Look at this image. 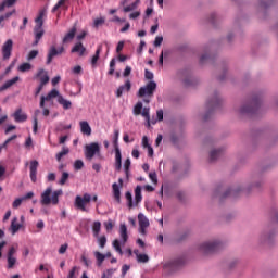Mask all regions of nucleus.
Instances as JSON below:
<instances>
[{
  "mask_svg": "<svg viewBox=\"0 0 278 278\" xmlns=\"http://www.w3.org/2000/svg\"><path fill=\"white\" fill-rule=\"evenodd\" d=\"M60 197H62V190H56L53 192V188L48 187L41 193V205H58L60 203Z\"/></svg>",
  "mask_w": 278,
  "mask_h": 278,
  "instance_id": "1",
  "label": "nucleus"
},
{
  "mask_svg": "<svg viewBox=\"0 0 278 278\" xmlns=\"http://www.w3.org/2000/svg\"><path fill=\"white\" fill-rule=\"evenodd\" d=\"M45 11H40L38 16L35 20V27H34V35H35V41H34V47L42 40V36H45V28L42 26L45 25Z\"/></svg>",
  "mask_w": 278,
  "mask_h": 278,
  "instance_id": "2",
  "label": "nucleus"
},
{
  "mask_svg": "<svg viewBox=\"0 0 278 278\" xmlns=\"http://www.w3.org/2000/svg\"><path fill=\"white\" fill-rule=\"evenodd\" d=\"M155 90H157V84L150 80L144 87L139 88L138 97H152Z\"/></svg>",
  "mask_w": 278,
  "mask_h": 278,
  "instance_id": "3",
  "label": "nucleus"
},
{
  "mask_svg": "<svg viewBox=\"0 0 278 278\" xmlns=\"http://www.w3.org/2000/svg\"><path fill=\"white\" fill-rule=\"evenodd\" d=\"M92 201V195L85 193L83 197L77 195L75 199V206L81 212H86V205Z\"/></svg>",
  "mask_w": 278,
  "mask_h": 278,
  "instance_id": "4",
  "label": "nucleus"
},
{
  "mask_svg": "<svg viewBox=\"0 0 278 278\" xmlns=\"http://www.w3.org/2000/svg\"><path fill=\"white\" fill-rule=\"evenodd\" d=\"M64 53H66V49L64 48V46H61L59 48H56L55 46H51L48 51L46 64H51V62H53V58H56V55H62Z\"/></svg>",
  "mask_w": 278,
  "mask_h": 278,
  "instance_id": "5",
  "label": "nucleus"
},
{
  "mask_svg": "<svg viewBox=\"0 0 278 278\" xmlns=\"http://www.w3.org/2000/svg\"><path fill=\"white\" fill-rule=\"evenodd\" d=\"M100 151H101V148L99 147V143L92 142V143L86 146L85 156L88 160H92V157H94V155H97V153H100Z\"/></svg>",
  "mask_w": 278,
  "mask_h": 278,
  "instance_id": "6",
  "label": "nucleus"
},
{
  "mask_svg": "<svg viewBox=\"0 0 278 278\" xmlns=\"http://www.w3.org/2000/svg\"><path fill=\"white\" fill-rule=\"evenodd\" d=\"M14 47V41L12 39H8L3 45H2V59L3 60H9L12 58V49Z\"/></svg>",
  "mask_w": 278,
  "mask_h": 278,
  "instance_id": "7",
  "label": "nucleus"
},
{
  "mask_svg": "<svg viewBox=\"0 0 278 278\" xmlns=\"http://www.w3.org/2000/svg\"><path fill=\"white\" fill-rule=\"evenodd\" d=\"M16 248L14 247H11L7 253V262H8V265H7V268L9 269H12L14 268V266H16Z\"/></svg>",
  "mask_w": 278,
  "mask_h": 278,
  "instance_id": "8",
  "label": "nucleus"
},
{
  "mask_svg": "<svg viewBox=\"0 0 278 278\" xmlns=\"http://www.w3.org/2000/svg\"><path fill=\"white\" fill-rule=\"evenodd\" d=\"M138 220H139V233L141 236H147V227H149V219L144 214L140 213L138 215Z\"/></svg>",
  "mask_w": 278,
  "mask_h": 278,
  "instance_id": "9",
  "label": "nucleus"
},
{
  "mask_svg": "<svg viewBox=\"0 0 278 278\" xmlns=\"http://www.w3.org/2000/svg\"><path fill=\"white\" fill-rule=\"evenodd\" d=\"M35 79H39L41 86H47L49 84V73L45 71V68L38 70L37 74L35 75Z\"/></svg>",
  "mask_w": 278,
  "mask_h": 278,
  "instance_id": "10",
  "label": "nucleus"
},
{
  "mask_svg": "<svg viewBox=\"0 0 278 278\" xmlns=\"http://www.w3.org/2000/svg\"><path fill=\"white\" fill-rule=\"evenodd\" d=\"M38 166L39 163L37 160L30 161L29 170H30V181L36 184L38 181Z\"/></svg>",
  "mask_w": 278,
  "mask_h": 278,
  "instance_id": "11",
  "label": "nucleus"
},
{
  "mask_svg": "<svg viewBox=\"0 0 278 278\" xmlns=\"http://www.w3.org/2000/svg\"><path fill=\"white\" fill-rule=\"evenodd\" d=\"M185 261L184 258H177L174 261H170L164 265V268H169V270H178V268H181L184 266Z\"/></svg>",
  "mask_w": 278,
  "mask_h": 278,
  "instance_id": "12",
  "label": "nucleus"
},
{
  "mask_svg": "<svg viewBox=\"0 0 278 278\" xmlns=\"http://www.w3.org/2000/svg\"><path fill=\"white\" fill-rule=\"evenodd\" d=\"M123 168V155L121 154V148H116L115 150V170L121 173Z\"/></svg>",
  "mask_w": 278,
  "mask_h": 278,
  "instance_id": "13",
  "label": "nucleus"
},
{
  "mask_svg": "<svg viewBox=\"0 0 278 278\" xmlns=\"http://www.w3.org/2000/svg\"><path fill=\"white\" fill-rule=\"evenodd\" d=\"M10 229H11L12 236H15V233H18V231L23 229V224L18 223V217H13Z\"/></svg>",
  "mask_w": 278,
  "mask_h": 278,
  "instance_id": "14",
  "label": "nucleus"
},
{
  "mask_svg": "<svg viewBox=\"0 0 278 278\" xmlns=\"http://www.w3.org/2000/svg\"><path fill=\"white\" fill-rule=\"evenodd\" d=\"M129 90H131V81L126 80L125 85L119 86L117 91H116L117 99H121L123 97V93L124 92H129Z\"/></svg>",
  "mask_w": 278,
  "mask_h": 278,
  "instance_id": "15",
  "label": "nucleus"
},
{
  "mask_svg": "<svg viewBox=\"0 0 278 278\" xmlns=\"http://www.w3.org/2000/svg\"><path fill=\"white\" fill-rule=\"evenodd\" d=\"M15 123H25L27 121V114L23 113V109H16L13 114Z\"/></svg>",
  "mask_w": 278,
  "mask_h": 278,
  "instance_id": "16",
  "label": "nucleus"
},
{
  "mask_svg": "<svg viewBox=\"0 0 278 278\" xmlns=\"http://www.w3.org/2000/svg\"><path fill=\"white\" fill-rule=\"evenodd\" d=\"M80 131L84 134V136H92V128L90 127V124L88 122L83 121L79 123Z\"/></svg>",
  "mask_w": 278,
  "mask_h": 278,
  "instance_id": "17",
  "label": "nucleus"
},
{
  "mask_svg": "<svg viewBox=\"0 0 278 278\" xmlns=\"http://www.w3.org/2000/svg\"><path fill=\"white\" fill-rule=\"evenodd\" d=\"M21 79V77L15 76L10 80H7L1 87H0V92H4V90H8V88H12L14 84H16Z\"/></svg>",
  "mask_w": 278,
  "mask_h": 278,
  "instance_id": "18",
  "label": "nucleus"
},
{
  "mask_svg": "<svg viewBox=\"0 0 278 278\" xmlns=\"http://www.w3.org/2000/svg\"><path fill=\"white\" fill-rule=\"evenodd\" d=\"M72 53H78L80 58L86 53V47H84V43L77 42L73 48H72Z\"/></svg>",
  "mask_w": 278,
  "mask_h": 278,
  "instance_id": "19",
  "label": "nucleus"
},
{
  "mask_svg": "<svg viewBox=\"0 0 278 278\" xmlns=\"http://www.w3.org/2000/svg\"><path fill=\"white\" fill-rule=\"evenodd\" d=\"M58 103L62 105L63 110H71V108H73V103L70 100L64 99L62 96H59Z\"/></svg>",
  "mask_w": 278,
  "mask_h": 278,
  "instance_id": "20",
  "label": "nucleus"
},
{
  "mask_svg": "<svg viewBox=\"0 0 278 278\" xmlns=\"http://www.w3.org/2000/svg\"><path fill=\"white\" fill-rule=\"evenodd\" d=\"M75 34H77V27H73L70 29V31L64 36L63 43L66 45V42H71L75 38Z\"/></svg>",
  "mask_w": 278,
  "mask_h": 278,
  "instance_id": "21",
  "label": "nucleus"
},
{
  "mask_svg": "<svg viewBox=\"0 0 278 278\" xmlns=\"http://www.w3.org/2000/svg\"><path fill=\"white\" fill-rule=\"evenodd\" d=\"M119 236L123 240V244H125V242H127V240L129 239V236L127 235V225L121 224V226H119Z\"/></svg>",
  "mask_w": 278,
  "mask_h": 278,
  "instance_id": "22",
  "label": "nucleus"
},
{
  "mask_svg": "<svg viewBox=\"0 0 278 278\" xmlns=\"http://www.w3.org/2000/svg\"><path fill=\"white\" fill-rule=\"evenodd\" d=\"M58 10H68V7H66V0H59L58 3L52 8V13L55 14Z\"/></svg>",
  "mask_w": 278,
  "mask_h": 278,
  "instance_id": "23",
  "label": "nucleus"
},
{
  "mask_svg": "<svg viewBox=\"0 0 278 278\" xmlns=\"http://www.w3.org/2000/svg\"><path fill=\"white\" fill-rule=\"evenodd\" d=\"M113 188V197L116 201V203H121V188L118 187V184H113L112 185Z\"/></svg>",
  "mask_w": 278,
  "mask_h": 278,
  "instance_id": "24",
  "label": "nucleus"
},
{
  "mask_svg": "<svg viewBox=\"0 0 278 278\" xmlns=\"http://www.w3.org/2000/svg\"><path fill=\"white\" fill-rule=\"evenodd\" d=\"M141 202H142V187L137 186L135 188V203L136 205H138Z\"/></svg>",
  "mask_w": 278,
  "mask_h": 278,
  "instance_id": "25",
  "label": "nucleus"
},
{
  "mask_svg": "<svg viewBox=\"0 0 278 278\" xmlns=\"http://www.w3.org/2000/svg\"><path fill=\"white\" fill-rule=\"evenodd\" d=\"M220 249H223V244L219 241H211L210 253H216V251H220Z\"/></svg>",
  "mask_w": 278,
  "mask_h": 278,
  "instance_id": "26",
  "label": "nucleus"
},
{
  "mask_svg": "<svg viewBox=\"0 0 278 278\" xmlns=\"http://www.w3.org/2000/svg\"><path fill=\"white\" fill-rule=\"evenodd\" d=\"M16 1L18 0H3L0 4V12H3L5 8H12V5H15Z\"/></svg>",
  "mask_w": 278,
  "mask_h": 278,
  "instance_id": "27",
  "label": "nucleus"
},
{
  "mask_svg": "<svg viewBox=\"0 0 278 278\" xmlns=\"http://www.w3.org/2000/svg\"><path fill=\"white\" fill-rule=\"evenodd\" d=\"M40 115V110H35L34 113V126H33V131L34 134H38V116Z\"/></svg>",
  "mask_w": 278,
  "mask_h": 278,
  "instance_id": "28",
  "label": "nucleus"
},
{
  "mask_svg": "<svg viewBox=\"0 0 278 278\" xmlns=\"http://www.w3.org/2000/svg\"><path fill=\"white\" fill-rule=\"evenodd\" d=\"M141 116L146 118L147 127H151V116L149 115L148 108H143V110L141 111Z\"/></svg>",
  "mask_w": 278,
  "mask_h": 278,
  "instance_id": "29",
  "label": "nucleus"
},
{
  "mask_svg": "<svg viewBox=\"0 0 278 278\" xmlns=\"http://www.w3.org/2000/svg\"><path fill=\"white\" fill-rule=\"evenodd\" d=\"M101 51H103V46H98L96 50V54L91 59V64L94 66L97 62H99V55H101Z\"/></svg>",
  "mask_w": 278,
  "mask_h": 278,
  "instance_id": "30",
  "label": "nucleus"
},
{
  "mask_svg": "<svg viewBox=\"0 0 278 278\" xmlns=\"http://www.w3.org/2000/svg\"><path fill=\"white\" fill-rule=\"evenodd\" d=\"M92 232H93L94 238H99V233L101 232V222L93 223Z\"/></svg>",
  "mask_w": 278,
  "mask_h": 278,
  "instance_id": "31",
  "label": "nucleus"
},
{
  "mask_svg": "<svg viewBox=\"0 0 278 278\" xmlns=\"http://www.w3.org/2000/svg\"><path fill=\"white\" fill-rule=\"evenodd\" d=\"M68 153H71V150L64 147L62 151L56 154V161L62 162V159L64 157V155H68Z\"/></svg>",
  "mask_w": 278,
  "mask_h": 278,
  "instance_id": "32",
  "label": "nucleus"
},
{
  "mask_svg": "<svg viewBox=\"0 0 278 278\" xmlns=\"http://www.w3.org/2000/svg\"><path fill=\"white\" fill-rule=\"evenodd\" d=\"M94 257H96V260H97V262H98V266H101V265L103 264V262H105V255L102 254V253L99 252V251H96V252H94Z\"/></svg>",
  "mask_w": 278,
  "mask_h": 278,
  "instance_id": "33",
  "label": "nucleus"
},
{
  "mask_svg": "<svg viewBox=\"0 0 278 278\" xmlns=\"http://www.w3.org/2000/svg\"><path fill=\"white\" fill-rule=\"evenodd\" d=\"M143 105H142V102H137V104L134 106V115L135 116H140V114H142V109Z\"/></svg>",
  "mask_w": 278,
  "mask_h": 278,
  "instance_id": "34",
  "label": "nucleus"
},
{
  "mask_svg": "<svg viewBox=\"0 0 278 278\" xmlns=\"http://www.w3.org/2000/svg\"><path fill=\"white\" fill-rule=\"evenodd\" d=\"M129 168H131V160L127 159L124 163V170L127 179H129Z\"/></svg>",
  "mask_w": 278,
  "mask_h": 278,
  "instance_id": "35",
  "label": "nucleus"
},
{
  "mask_svg": "<svg viewBox=\"0 0 278 278\" xmlns=\"http://www.w3.org/2000/svg\"><path fill=\"white\" fill-rule=\"evenodd\" d=\"M126 200L128 201V208L131 210L134 207V195H131L130 191L125 193Z\"/></svg>",
  "mask_w": 278,
  "mask_h": 278,
  "instance_id": "36",
  "label": "nucleus"
},
{
  "mask_svg": "<svg viewBox=\"0 0 278 278\" xmlns=\"http://www.w3.org/2000/svg\"><path fill=\"white\" fill-rule=\"evenodd\" d=\"M68 177H71V174H68V172H63L61 179L59 180L60 186H64L68 181Z\"/></svg>",
  "mask_w": 278,
  "mask_h": 278,
  "instance_id": "37",
  "label": "nucleus"
},
{
  "mask_svg": "<svg viewBox=\"0 0 278 278\" xmlns=\"http://www.w3.org/2000/svg\"><path fill=\"white\" fill-rule=\"evenodd\" d=\"M30 68L31 65L29 63H23L18 66L17 71H20V73H27Z\"/></svg>",
  "mask_w": 278,
  "mask_h": 278,
  "instance_id": "38",
  "label": "nucleus"
},
{
  "mask_svg": "<svg viewBox=\"0 0 278 278\" xmlns=\"http://www.w3.org/2000/svg\"><path fill=\"white\" fill-rule=\"evenodd\" d=\"M113 248L117 253H119V255H123V249L121 248V241H118V239L113 241Z\"/></svg>",
  "mask_w": 278,
  "mask_h": 278,
  "instance_id": "39",
  "label": "nucleus"
},
{
  "mask_svg": "<svg viewBox=\"0 0 278 278\" xmlns=\"http://www.w3.org/2000/svg\"><path fill=\"white\" fill-rule=\"evenodd\" d=\"M77 273H79V267H77V266H74L71 270H70V273H68V275H67V278H77Z\"/></svg>",
  "mask_w": 278,
  "mask_h": 278,
  "instance_id": "40",
  "label": "nucleus"
},
{
  "mask_svg": "<svg viewBox=\"0 0 278 278\" xmlns=\"http://www.w3.org/2000/svg\"><path fill=\"white\" fill-rule=\"evenodd\" d=\"M121 135V131L118 129L114 130V140H113V144H114V149H118V136Z\"/></svg>",
  "mask_w": 278,
  "mask_h": 278,
  "instance_id": "41",
  "label": "nucleus"
},
{
  "mask_svg": "<svg viewBox=\"0 0 278 278\" xmlns=\"http://www.w3.org/2000/svg\"><path fill=\"white\" fill-rule=\"evenodd\" d=\"M98 242L100 249H105V244H108V238L105 236H102L100 238L98 237Z\"/></svg>",
  "mask_w": 278,
  "mask_h": 278,
  "instance_id": "42",
  "label": "nucleus"
},
{
  "mask_svg": "<svg viewBox=\"0 0 278 278\" xmlns=\"http://www.w3.org/2000/svg\"><path fill=\"white\" fill-rule=\"evenodd\" d=\"M137 262H139L140 264H147V262H149V255L147 254L138 255Z\"/></svg>",
  "mask_w": 278,
  "mask_h": 278,
  "instance_id": "43",
  "label": "nucleus"
},
{
  "mask_svg": "<svg viewBox=\"0 0 278 278\" xmlns=\"http://www.w3.org/2000/svg\"><path fill=\"white\" fill-rule=\"evenodd\" d=\"M23 201H24L23 198L15 199L14 202L12 203V208L17 210V207H21Z\"/></svg>",
  "mask_w": 278,
  "mask_h": 278,
  "instance_id": "44",
  "label": "nucleus"
},
{
  "mask_svg": "<svg viewBox=\"0 0 278 278\" xmlns=\"http://www.w3.org/2000/svg\"><path fill=\"white\" fill-rule=\"evenodd\" d=\"M200 251H202V253H210V242H204L200 245Z\"/></svg>",
  "mask_w": 278,
  "mask_h": 278,
  "instance_id": "45",
  "label": "nucleus"
},
{
  "mask_svg": "<svg viewBox=\"0 0 278 278\" xmlns=\"http://www.w3.org/2000/svg\"><path fill=\"white\" fill-rule=\"evenodd\" d=\"M75 170H81L84 168V161L76 160L74 163Z\"/></svg>",
  "mask_w": 278,
  "mask_h": 278,
  "instance_id": "46",
  "label": "nucleus"
},
{
  "mask_svg": "<svg viewBox=\"0 0 278 278\" xmlns=\"http://www.w3.org/2000/svg\"><path fill=\"white\" fill-rule=\"evenodd\" d=\"M114 273H116V269H108L102 274L101 278H112V275H114Z\"/></svg>",
  "mask_w": 278,
  "mask_h": 278,
  "instance_id": "47",
  "label": "nucleus"
},
{
  "mask_svg": "<svg viewBox=\"0 0 278 278\" xmlns=\"http://www.w3.org/2000/svg\"><path fill=\"white\" fill-rule=\"evenodd\" d=\"M36 58H38V50H31L28 53L27 60L31 61V60H36Z\"/></svg>",
  "mask_w": 278,
  "mask_h": 278,
  "instance_id": "48",
  "label": "nucleus"
},
{
  "mask_svg": "<svg viewBox=\"0 0 278 278\" xmlns=\"http://www.w3.org/2000/svg\"><path fill=\"white\" fill-rule=\"evenodd\" d=\"M149 178L151 179L152 184H157V173L151 172L149 174Z\"/></svg>",
  "mask_w": 278,
  "mask_h": 278,
  "instance_id": "49",
  "label": "nucleus"
},
{
  "mask_svg": "<svg viewBox=\"0 0 278 278\" xmlns=\"http://www.w3.org/2000/svg\"><path fill=\"white\" fill-rule=\"evenodd\" d=\"M162 42H164V37L157 36L154 40V47H161Z\"/></svg>",
  "mask_w": 278,
  "mask_h": 278,
  "instance_id": "50",
  "label": "nucleus"
},
{
  "mask_svg": "<svg viewBox=\"0 0 278 278\" xmlns=\"http://www.w3.org/2000/svg\"><path fill=\"white\" fill-rule=\"evenodd\" d=\"M104 227L106 229V231H112V229H114V224L112 223V219H109L105 224Z\"/></svg>",
  "mask_w": 278,
  "mask_h": 278,
  "instance_id": "51",
  "label": "nucleus"
},
{
  "mask_svg": "<svg viewBox=\"0 0 278 278\" xmlns=\"http://www.w3.org/2000/svg\"><path fill=\"white\" fill-rule=\"evenodd\" d=\"M67 249H68V243L62 244V245L60 247V249H59L60 255H64V253H66Z\"/></svg>",
  "mask_w": 278,
  "mask_h": 278,
  "instance_id": "52",
  "label": "nucleus"
},
{
  "mask_svg": "<svg viewBox=\"0 0 278 278\" xmlns=\"http://www.w3.org/2000/svg\"><path fill=\"white\" fill-rule=\"evenodd\" d=\"M81 262L84 263V265L88 268L90 266V264H92V261L88 260V257H86V255L81 256Z\"/></svg>",
  "mask_w": 278,
  "mask_h": 278,
  "instance_id": "53",
  "label": "nucleus"
},
{
  "mask_svg": "<svg viewBox=\"0 0 278 278\" xmlns=\"http://www.w3.org/2000/svg\"><path fill=\"white\" fill-rule=\"evenodd\" d=\"M52 99L59 98L60 97V91H58L56 89H52L49 93H48Z\"/></svg>",
  "mask_w": 278,
  "mask_h": 278,
  "instance_id": "54",
  "label": "nucleus"
},
{
  "mask_svg": "<svg viewBox=\"0 0 278 278\" xmlns=\"http://www.w3.org/2000/svg\"><path fill=\"white\" fill-rule=\"evenodd\" d=\"M103 23H105V18L100 17V18L94 20L93 25H94V27H99L100 25H103Z\"/></svg>",
  "mask_w": 278,
  "mask_h": 278,
  "instance_id": "55",
  "label": "nucleus"
},
{
  "mask_svg": "<svg viewBox=\"0 0 278 278\" xmlns=\"http://www.w3.org/2000/svg\"><path fill=\"white\" fill-rule=\"evenodd\" d=\"M13 14H16V10L10 11L4 15H1V17L3 18V21H8V18H10V16H12Z\"/></svg>",
  "mask_w": 278,
  "mask_h": 278,
  "instance_id": "56",
  "label": "nucleus"
},
{
  "mask_svg": "<svg viewBox=\"0 0 278 278\" xmlns=\"http://www.w3.org/2000/svg\"><path fill=\"white\" fill-rule=\"evenodd\" d=\"M125 47V41H119L116 47V53H121Z\"/></svg>",
  "mask_w": 278,
  "mask_h": 278,
  "instance_id": "57",
  "label": "nucleus"
},
{
  "mask_svg": "<svg viewBox=\"0 0 278 278\" xmlns=\"http://www.w3.org/2000/svg\"><path fill=\"white\" fill-rule=\"evenodd\" d=\"M142 147H143L144 149H149V147H151V146L149 144V138H147V136H143V138H142Z\"/></svg>",
  "mask_w": 278,
  "mask_h": 278,
  "instance_id": "58",
  "label": "nucleus"
},
{
  "mask_svg": "<svg viewBox=\"0 0 278 278\" xmlns=\"http://www.w3.org/2000/svg\"><path fill=\"white\" fill-rule=\"evenodd\" d=\"M130 266L129 265H123L122 267V277H125L127 275V271L129 270Z\"/></svg>",
  "mask_w": 278,
  "mask_h": 278,
  "instance_id": "59",
  "label": "nucleus"
},
{
  "mask_svg": "<svg viewBox=\"0 0 278 278\" xmlns=\"http://www.w3.org/2000/svg\"><path fill=\"white\" fill-rule=\"evenodd\" d=\"M45 88L43 85H39L36 89H35V97H38V94H40V92H42V89Z\"/></svg>",
  "mask_w": 278,
  "mask_h": 278,
  "instance_id": "60",
  "label": "nucleus"
},
{
  "mask_svg": "<svg viewBox=\"0 0 278 278\" xmlns=\"http://www.w3.org/2000/svg\"><path fill=\"white\" fill-rule=\"evenodd\" d=\"M131 75V68L129 66H126L123 76L129 77Z\"/></svg>",
  "mask_w": 278,
  "mask_h": 278,
  "instance_id": "61",
  "label": "nucleus"
},
{
  "mask_svg": "<svg viewBox=\"0 0 278 278\" xmlns=\"http://www.w3.org/2000/svg\"><path fill=\"white\" fill-rule=\"evenodd\" d=\"M220 154H215L214 151L211 152L210 154V161L213 162V160H218Z\"/></svg>",
  "mask_w": 278,
  "mask_h": 278,
  "instance_id": "62",
  "label": "nucleus"
},
{
  "mask_svg": "<svg viewBox=\"0 0 278 278\" xmlns=\"http://www.w3.org/2000/svg\"><path fill=\"white\" fill-rule=\"evenodd\" d=\"M134 10H136V7L132 4L124 8V12H134Z\"/></svg>",
  "mask_w": 278,
  "mask_h": 278,
  "instance_id": "63",
  "label": "nucleus"
},
{
  "mask_svg": "<svg viewBox=\"0 0 278 278\" xmlns=\"http://www.w3.org/2000/svg\"><path fill=\"white\" fill-rule=\"evenodd\" d=\"M146 79H153V72L146 70Z\"/></svg>",
  "mask_w": 278,
  "mask_h": 278,
  "instance_id": "64",
  "label": "nucleus"
}]
</instances>
